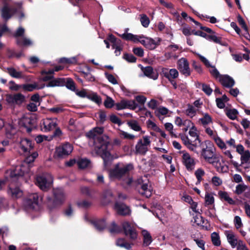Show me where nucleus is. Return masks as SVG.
Masks as SVG:
<instances>
[{
  "instance_id": "obj_23",
  "label": "nucleus",
  "mask_w": 250,
  "mask_h": 250,
  "mask_svg": "<svg viewBox=\"0 0 250 250\" xmlns=\"http://www.w3.org/2000/svg\"><path fill=\"white\" fill-rule=\"evenodd\" d=\"M108 40L112 43V49L122 47V41L120 39L117 38L114 35L110 34L108 35Z\"/></svg>"
},
{
  "instance_id": "obj_46",
  "label": "nucleus",
  "mask_w": 250,
  "mask_h": 250,
  "mask_svg": "<svg viewBox=\"0 0 250 250\" xmlns=\"http://www.w3.org/2000/svg\"><path fill=\"white\" fill-rule=\"evenodd\" d=\"M140 21L141 22L142 25L144 27H147L150 23L149 19L146 14H141L140 15Z\"/></svg>"
},
{
  "instance_id": "obj_49",
  "label": "nucleus",
  "mask_w": 250,
  "mask_h": 250,
  "mask_svg": "<svg viewBox=\"0 0 250 250\" xmlns=\"http://www.w3.org/2000/svg\"><path fill=\"white\" fill-rule=\"evenodd\" d=\"M210 67L212 69L209 70V72L212 77L215 79L219 78V79L221 76H223V75L220 74L219 72L218 71L215 66L212 65Z\"/></svg>"
},
{
  "instance_id": "obj_41",
  "label": "nucleus",
  "mask_w": 250,
  "mask_h": 250,
  "mask_svg": "<svg viewBox=\"0 0 250 250\" xmlns=\"http://www.w3.org/2000/svg\"><path fill=\"white\" fill-rule=\"evenodd\" d=\"M205 39L216 43L221 44L222 38L217 37L214 34H210V35L207 34Z\"/></svg>"
},
{
  "instance_id": "obj_33",
  "label": "nucleus",
  "mask_w": 250,
  "mask_h": 250,
  "mask_svg": "<svg viewBox=\"0 0 250 250\" xmlns=\"http://www.w3.org/2000/svg\"><path fill=\"white\" fill-rule=\"evenodd\" d=\"M139 192L143 195H144L146 198H149L152 194L151 191L148 188L147 184H143L141 187V189Z\"/></svg>"
},
{
  "instance_id": "obj_20",
  "label": "nucleus",
  "mask_w": 250,
  "mask_h": 250,
  "mask_svg": "<svg viewBox=\"0 0 250 250\" xmlns=\"http://www.w3.org/2000/svg\"><path fill=\"white\" fill-rule=\"evenodd\" d=\"M123 39L126 41H132L133 42H138L140 39L145 38L143 35L137 36L130 33H125L123 34H118Z\"/></svg>"
},
{
  "instance_id": "obj_6",
  "label": "nucleus",
  "mask_w": 250,
  "mask_h": 250,
  "mask_svg": "<svg viewBox=\"0 0 250 250\" xmlns=\"http://www.w3.org/2000/svg\"><path fill=\"white\" fill-rule=\"evenodd\" d=\"M122 231L130 241H135L138 237V233L136 228L129 222L125 221L122 223Z\"/></svg>"
},
{
  "instance_id": "obj_51",
  "label": "nucleus",
  "mask_w": 250,
  "mask_h": 250,
  "mask_svg": "<svg viewBox=\"0 0 250 250\" xmlns=\"http://www.w3.org/2000/svg\"><path fill=\"white\" fill-rule=\"evenodd\" d=\"M237 21L241 27L243 28L246 32H248V26L242 17L239 14L237 16Z\"/></svg>"
},
{
  "instance_id": "obj_53",
  "label": "nucleus",
  "mask_w": 250,
  "mask_h": 250,
  "mask_svg": "<svg viewBox=\"0 0 250 250\" xmlns=\"http://www.w3.org/2000/svg\"><path fill=\"white\" fill-rule=\"evenodd\" d=\"M179 137L182 140L183 143L184 145L188 147L189 145H190V142L191 140H190L188 136L183 133H180L179 135Z\"/></svg>"
},
{
  "instance_id": "obj_54",
  "label": "nucleus",
  "mask_w": 250,
  "mask_h": 250,
  "mask_svg": "<svg viewBox=\"0 0 250 250\" xmlns=\"http://www.w3.org/2000/svg\"><path fill=\"white\" fill-rule=\"evenodd\" d=\"M241 155V160L242 161V163L244 162L247 163L250 159V152L248 150L245 151V152Z\"/></svg>"
},
{
  "instance_id": "obj_45",
  "label": "nucleus",
  "mask_w": 250,
  "mask_h": 250,
  "mask_svg": "<svg viewBox=\"0 0 250 250\" xmlns=\"http://www.w3.org/2000/svg\"><path fill=\"white\" fill-rule=\"evenodd\" d=\"M207 159L205 160L206 162L208 163L209 164H212L213 166H217L219 163L220 165V163L219 162V159L218 157H217L215 155L211 156L209 157H207Z\"/></svg>"
},
{
  "instance_id": "obj_3",
  "label": "nucleus",
  "mask_w": 250,
  "mask_h": 250,
  "mask_svg": "<svg viewBox=\"0 0 250 250\" xmlns=\"http://www.w3.org/2000/svg\"><path fill=\"white\" fill-rule=\"evenodd\" d=\"M24 175V171L22 170L21 166H18L13 169L7 170L5 172L4 179L0 180V190L7 182H16L20 178Z\"/></svg>"
},
{
  "instance_id": "obj_44",
  "label": "nucleus",
  "mask_w": 250,
  "mask_h": 250,
  "mask_svg": "<svg viewBox=\"0 0 250 250\" xmlns=\"http://www.w3.org/2000/svg\"><path fill=\"white\" fill-rule=\"evenodd\" d=\"M211 241L212 244L215 246H219L221 245L219 235L216 232H214L211 234Z\"/></svg>"
},
{
  "instance_id": "obj_38",
  "label": "nucleus",
  "mask_w": 250,
  "mask_h": 250,
  "mask_svg": "<svg viewBox=\"0 0 250 250\" xmlns=\"http://www.w3.org/2000/svg\"><path fill=\"white\" fill-rule=\"evenodd\" d=\"M64 86L73 91H75L76 90L75 83L72 79L70 78H67L66 79H65Z\"/></svg>"
},
{
  "instance_id": "obj_50",
  "label": "nucleus",
  "mask_w": 250,
  "mask_h": 250,
  "mask_svg": "<svg viewBox=\"0 0 250 250\" xmlns=\"http://www.w3.org/2000/svg\"><path fill=\"white\" fill-rule=\"evenodd\" d=\"M123 59L129 62H135L137 58L132 54L125 53L124 54Z\"/></svg>"
},
{
  "instance_id": "obj_26",
  "label": "nucleus",
  "mask_w": 250,
  "mask_h": 250,
  "mask_svg": "<svg viewBox=\"0 0 250 250\" xmlns=\"http://www.w3.org/2000/svg\"><path fill=\"white\" fill-rule=\"evenodd\" d=\"M65 84V78H58L52 79L47 84V87L63 86Z\"/></svg>"
},
{
  "instance_id": "obj_12",
  "label": "nucleus",
  "mask_w": 250,
  "mask_h": 250,
  "mask_svg": "<svg viewBox=\"0 0 250 250\" xmlns=\"http://www.w3.org/2000/svg\"><path fill=\"white\" fill-rule=\"evenodd\" d=\"M114 208L119 215L125 216L130 214L129 208L123 203L116 202Z\"/></svg>"
},
{
  "instance_id": "obj_11",
  "label": "nucleus",
  "mask_w": 250,
  "mask_h": 250,
  "mask_svg": "<svg viewBox=\"0 0 250 250\" xmlns=\"http://www.w3.org/2000/svg\"><path fill=\"white\" fill-rule=\"evenodd\" d=\"M177 68L180 72L185 76H189L191 74L189 63L187 59L182 58L178 61Z\"/></svg>"
},
{
  "instance_id": "obj_60",
  "label": "nucleus",
  "mask_w": 250,
  "mask_h": 250,
  "mask_svg": "<svg viewBox=\"0 0 250 250\" xmlns=\"http://www.w3.org/2000/svg\"><path fill=\"white\" fill-rule=\"evenodd\" d=\"M76 61L75 58H61L59 61L60 63H65V64H72L74 63Z\"/></svg>"
},
{
  "instance_id": "obj_47",
  "label": "nucleus",
  "mask_w": 250,
  "mask_h": 250,
  "mask_svg": "<svg viewBox=\"0 0 250 250\" xmlns=\"http://www.w3.org/2000/svg\"><path fill=\"white\" fill-rule=\"evenodd\" d=\"M197 142V141L193 142V141H191L190 142V145H188L187 148L190 150L198 154L199 152L198 151H197L196 148L199 146L200 147H203V145H202V146H200L199 143V145H198Z\"/></svg>"
},
{
  "instance_id": "obj_31",
  "label": "nucleus",
  "mask_w": 250,
  "mask_h": 250,
  "mask_svg": "<svg viewBox=\"0 0 250 250\" xmlns=\"http://www.w3.org/2000/svg\"><path fill=\"white\" fill-rule=\"evenodd\" d=\"M122 226H119L113 221L108 228V230L111 233H120L122 232Z\"/></svg>"
},
{
  "instance_id": "obj_61",
  "label": "nucleus",
  "mask_w": 250,
  "mask_h": 250,
  "mask_svg": "<svg viewBox=\"0 0 250 250\" xmlns=\"http://www.w3.org/2000/svg\"><path fill=\"white\" fill-rule=\"evenodd\" d=\"M195 175L198 181H202V176H203L205 172L204 170L202 168H198L195 172Z\"/></svg>"
},
{
  "instance_id": "obj_55",
  "label": "nucleus",
  "mask_w": 250,
  "mask_h": 250,
  "mask_svg": "<svg viewBox=\"0 0 250 250\" xmlns=\"http://www.w3.org/2000/svg\"><path fill=\"white\" fill-rule=\"evenodd\" d=\"M200 121L203 125H206L212 122V118L208 114L206 113L203 118L200 119Z\"/></svg>"
},
{
  "instance_id": "obj_64",
  "label": "nucleus",
  "mask_w": 250,
  "mask_h": 250,
  "mask_svg": "<svg viewBox=\"0 0 250 250\" xmlns=\"http://www.w3.org/2000/svg\"><path fill=\"white\" fill-rule=\"evenodd\" d=\"M133 52L139 57H142L144 55V50L141 47L133 48Z\"/></svg>"
},
{
  "instance_id": "obj_16",
  "label": "nucleus",
  "mask_w": 250,
  "mask_h": 250,
  "mask_svg": "<svg viewBox=\"0 0 250 250\" xmlns=\"http://www.w3.org/2000/svg\"><path fill=\"white\" fill-rule=\"evenodd\" d=\"M161 75L167 79L168 80L175 79L178 77L179 72L175 68L168 69L167 68H162Z\"/></svg>"
},
{
  "instance_id": "obj_9",
  "label": "nucleus",
  "mask_w": 250,
  "mask_h": 250,
  "mask_svg": "<svg viewBox=\"0 0 250 250\" xmlns=\"http://www.w3.org/2000/svg\"><path fill=\"white\" fill-rule=\"evenodd\" d=\"M25 100V97L20 93L14 94H7L6 96V101L11 106L21 105Z\"/></svg>"
},
{
  "instance_id": "obj_58",
  "label": "nucleus",
  "mask_w": 250,
  "mask_h": 250,
  "mask_svg": "<svg viewBox=\"0 0 250 250\" xmlns=\"http://www.w3.org/2000/svg\"><path fill=\"white\" fill-rule=\"evenodd\" d=\"M188 133L191 137H196V139L193 141V142L198 141V143L200 144V146H202V145H203L204 142H201L199 136L197 134L196 131L190 130Z\"/></svg>"
},
{
  "instance_id": "obj_19",
  "label": "nucleus",
  "mask_w": 250,
  "mask_h": 250,
  "mask_svg": "<svg viewBox=\"0 0 250 250\" xmlns=\"http://www.w3.org/2000/svg\"><path fill=\"white\" fill-rule=\"evenodd\" d=\"M142 71L144 75L149 78L153 80H156L158 77V73L157 71H155L151 66H147L145 67H142Z\"/></svg>"
},
{
  "instance_id": "obj_42",
  "label": "nucleus",
  "mask_w": 250,
  "mask_h": 250,
  "mask_svg": "<svg viewBox=\"0 0 250 250\" xmlns=\"http://www.w3.org/2000/svg\"><path fill=\"white\" fill-rule=\"evenodd\" d=\"M33 121L34 120L32 119H27L23 123V125L26 128V131L28 133L31 132L34 127V125L32 123Z\"/></svg>"
},
{
  "instance_id": "obj_35",
  "label": "nucleus",
  "mask_w": 250,
  "mask_h": 250,
  "mask_svg": "<svg viewBox=\"0 0 250 250\" xmlns=\"http://www.w3.org/2000/svg\"><path fill=\"white\" fill-rule=\"evenodd\" d=\"M226 114L227 117L232 120L236 119L237 116L238 114V111L235 108L233 109H226Z\"/></svg>"
},
{
  "instance_id": "obj_29",
  "label": "nucleus",
  "mask_w": 250,
  "mask_h": 250,
  "mask_svg": "<svg viewBox=\"0 0 250 250\" xmlns=\"http://www.w3.org/2000/svg\"><path fill=\"white\" fill-rule=\"evenodd\" d=\"M43 125L44 131L47 132L55 128L57 124L56 122H54L51 120L47 119L43 122Z\"/></svg>"
},
{
  "instance_id": "obj_18",
  "label": "nucleus",
  "mask_w": 250,
  "mask_h": 250,
  "mask_svg": "<svg viewBox=\"0 0 250 250\" xmlns=\"http://www.w3.org/2000/svg\"><path fill=\"white\" fill-rule=\"evenodd\" d=\"M20 148L24 152H30L33 147L34 145L31 140L27 138H22L20 143Z\"/></svg>"
},
{
  "instance_id": "obj_17",
  "label": "nucleus",
  "mask_w": 250,
  "mask_h": 250,
  "mask_svg": "<svg viewBox=\"0 0 250 250\" xmlns=\"http://www.w3.org/2000/svg\"><path fill=\"white\" fill-rule=\"evenodd\" d=\"M219 81L223 86L228 88L232 87L235 84L234 80L228 75H224L221 76Z\"/></svg>"
},
{
  "instance_id": "obj_10",
  "label": "nucleus",
  "mask_w": 250,
  "mask_h": 250,
  "mask_svg": "<svg viewBox=\"0 0 250 250\" xmlns=\"http://www.w3.org/2000/svg\"><path fill=\"white\" fill-rule=\"evenodd\" d=\"M138 107V104L134 100H122L120 102L115 104V108L117 110L124 109H130L135 110Z\"/></svg>"
},
{
  "instance_id": "obj_36",
  "label": "nucleus",
  "mask_w": 250,
  "mask_h": 250,
  "mask_svg": "<svg viewBox=\"0 0 250 250\" xmlns=\"http://www.w3.org/2000/svg\"><path fill=\"white\" fill-rule=\"evenodd\" d=\"M227 237L229 243L232 248H235L237 244V239L235 238L234 234L230 232L227 234Z\"/></svg>"
},
{
  "instance_id": "obj_52",
  "label": "nucleus",
  "mask_w": 250,
  "mask_h": 250,
  "mask_svg": "<svg viewBox=\"0 0 250 250\" xmlns=\"http://www.w3.org/2000/svg\"><path fill=\"white\" fill-rule=\"evenodd\" d=\"M202 91L208 96H210L213 91L212 89L210 87L209 85L206 83L202 84Z\"/></svg>"
},
{
  "instance_id": "obj_8",
  "label": "nucleus",
  "mask_w": 250,
  "mask_h": 250,
  "mask_svg": "<svg viewBox=\"0 0 250 250\" xmlns=\"http://www.w3.org/2000/svg\"><path fill=\"white\" fill-rule=\"evenodd\" d=\"M50 176L47 174H42L37 176L36 184L42 190L46 191L50 186Z\"/></svg>"
},
{
  "instance_id": "obj_27",
  "label": "nucleus",
  "mask_w": 250,
  "mask_h": 250,
  "mask_svg": "<svg viewBox=\"0 0 250 250\" xmlns=\"http://www.w3.org/2000/svg\"><path fill=\"white\" fill-rule=\"evenodd\" d=\"M218 195L222 201L227 202L229 205H233L235 204V202L230 198L228 192L226 191H219Z\"/></svg>"
},
{
  "instance_id": "obj_62",
  "label": "nucleus",
  "mask_w": 250,
  "mask_h": 250,
  "mask_svg": "<svg viewBox=\"0 0 250 250\" xmlns=\"http://www.w3.org/2000/svg\"><path fill=\"white\" fill-rule=\"evenodd\" d=\"M104 75L106 78L111 83L116 84L118 83L117 80L112 74H109L107 72H105Z\"/></svg>"
},
{
  "instance_id": "obj_13",
  "label": "nucleus",
  "mask_w": 250,
  "mask_h": 250,
  "mask_svg": "<svg viewBox=\"0 0 250 250\" xmlns=\"http://www.w3.org/2000/svg\"><path fill=\"white\" fill-rule=\"evenodd\" d=\"M182 162L186 169L189 171H192L195 167V162L194 159L191 157L189 154L186 152L182 156Z\"/></svg>"
},
{
  "instance_id": "obj_43",
  "label": "nucleus",
  "mask_w": 250,
  "mask_h": 250,
  "mask_svg": "<svg viewBox=\"0 0 250 250\" xmlns=\"http://www.w3.org/2000/svg\"><path fill=\"white\" fill-rule=\"evenodd\" d=\"M116 103L110 97L107 96L104 102V106L106 108H111L114 105L115 106Z\"/></svg>"
},
{
  "instance_id": "obj_24",
  "label": "nucleus",
  "mask_w": 250,
  "mask_h": 250,
  "mask_svg": "<svg viewBox=\"0 0 250 250\" xmlns=\"http://www.w3.org/2000/svg\"><path fill=\"white\" fill-rule=\"evenodd\" d=\"M142 234L143 237V246H148L153 241V239L151 236L150 233L147 230L144 229L142 231Z\"/></svg>"
},
{
  "instance_id": "obj_7",
  "label": "nucleus",
  "mask_w": 250,
  "mask_h": 250,
  "mask_svg": "<svg viewBox=\"0 0 250 250\" xmlns=\"http://www.w3.org/2000/svg\"><path fill=\"white\" fill-rule=\"evenodd\" d=\"M72 150V146L68 143H65L56 148L55 154L58 158H62L68 156Z\"/></svg>"
},
{
  "instance_id": "obj_48",
  "label": "nucleus",
  "mask_w": 250,
  "mask_h": 250,
  "mask_svg": "<svg viewBox=\"0 0 250 250\" xmlns=\"http://www.w3.org/2000/svg\"><path fill=\"white\" fill-rule=\"evenodd\" d=\"M81 192L83 194L87 196L92 198L93 196V190L86 187H82L81 188Z\"/></svg>"
},
{
  "instance_id": "obj_25",
  "label": "nucleus",
  "mask_w": 250,
  "mask_h": 250,
  "mask_svg": "<svg viewBox=\"0 0 250 250\" xmlns=\"http://www.w3.org/2000/svg\"><path fill=\"white\" fill-rule=\"evenodd\" d=\"M135 153L142 155H145L148 151L147 147L143 145L142 140L140 139L135 146Z\"/></svg>"
},
{
  "instance_id": "obj_32",
  "label": "nucleus",
  "mask_w": 250,
  "mask_h": 250,
  "mask_svg": "<svg viewBox=\"0 0 250 250\" xmlns=\"http://www.w3.org/2000/svg\"><path fill=\"white\" fill-rule=\"evenodd\" d=\"M5 71L8 73L10 76L14 78L19 79L22 77L21 72L20 71H17L14 67H7Z\"/></svg>"
},
{
  "instance_id": "obj_56",
  "label": "nucleus",
  "mask_w": 250,
  "mask_h": 250,
  "mask_svg": "<svg viewBox=\"0 0 250 250\" xmlns=\"http://www.w3.org/2000/svg\"><path fill=\"white\" fill-rule=\"evenodd\" d=\"M248 187L245 185L239 184L236 186L235 193L237 195L242 194L246 190Z\"/></svg>"
},
{
  "instance_id": "obj_15",
  "label": "nucleus",
  "mask_w": 250,
  "mask_h": 250,
  "mask_svg": "<svg viewBox=\"0 0 250 250\" xmlns=\"http://www.w3.org/2000/svg\"><path fill=\"white\" fill-rule=\"evenodd\" d=\"M38 195L36 193L29 195L25 200V206L30 209H34L38 204Z\"/></svg>"
},
{
  "instance_id": "obj_28",
  "label": "nucleus",
  "mask_w": 250,
  "mask_h": 250,
  "mask_svg": "<svg viewBox=\"0 0 250 250\" xmlns=\"http://www.w3.org/2000/svg\"><path fill=\"white\" fill-rule=\"evenodd\" d=\"M6 137L12 139L16 133V129L12 124H8L5 127Z\"/></svg>"
},
{
  "instance_id": "obj_59",
  "label": "nucleus",
  "mask_w": 250,
  "mask_h": 250,
  "mask_svg": "<svg viewBox=\"0 0 250 250\" xmlns=\"http://www.w3.org/2000/svg\"><path fill=\"white\" fill-rule=\"evenodd\" d=\"M17 43L19 45L28 46L31 44V42L27 38H23V39H18Z\"/></svg>"
},
{
  "instance_id": "obj_63",
  "label": "nucleus",
  "mask_w": 250,
  "mask_h": 250,
  "mask_svg": "<svg viewBox=\"0 0 250 250\" xmlns=\"http://www.w3.org/2000/svg\"><path fill=\"white\" fill-rule=\"evenodd\" d=\"M196 110L195 108L191 105H188V108L186 110V113L188 116H191V117L195 115Z\"/></svg>"
},
{
  "instance_id": "obj_21",
  "label": "nucleus",
  "mask_w": 250,
  "mask_h": 250,
  "mask_svg": "<svg viewBox=\"0 0 250 250\" xmlns=\"http://www.w3.org/2000/svg\"><path fill=\"white\" fill-rule=\"evenodd\" d=\"M91 223L99 231H102L105 229L106 227V220L104 218L91 220Z\"/></svg>"
},
{
  "instance_id": "obj_22",
  "label": "nucleus",
  "mask_w": 250,
  "mask_h": 250,
  "mask_svg": "<svg viewBox=\"0 0 250 250\" xmlns=\"http://www.w3.org/2000/svg\"><path fill=\"white\" fill-rule=\"evenodd\" d=\"M8 193L13 198H18L22 196V191L19 188H12L11 185L9 186Z\"/></svg>"
},
{
  "instance_id": "obj_4",
  "label": "nucleus",
  "mask_w": 250,
  "mask_h": 250,
  "mask_svg": "<svg viewBox=\"0 0 250 250\" xmlns=\"http://www.w3.org/2000/svg\"><path fill=\"white\" fill-rule=\"evenodd\" d=\"M10 0H1L3 6L0 10L1 18L5 21H8L16 13H18L19 10L21 8V3L16 4L17 7H10L8 5V1Z\"/></svg>"
},
{
  "instance_id": "obj_57",
  "label": "nucleus",
  "mask_w": 250,
  "mask_h": 250,
  "mask_svg": "<svg viewBox=\"0 0 250 250\" xmlns=\"http://www.w3.org/2000/svg\"><path fill=\"white\" fill-rule=\"evenodd\" d=\"M205 200V204H206V206L214 204V198L213 196L210 195L208 193L206 194Z\"/></svg>"
},
{
  "instance_id": "obj_14",
  "label": "nucleus",
  "mask_w": 250,
  "mask_h": 250,
  "mask_svg": "<svg viewBox=\"0 0 250 250\" xmlns=\"http://www.w3.org/2000/svg\"><path fill=\"white\" fill-rule=\"evenodd\" d=\"M204 143L206 146V147H203L201 152V155L206 160L207 159V157H209L214 155V148L212 146V143L210 141H206Z\"/></svg>"
},
{
  "instance_id": "obj_34",
  "label": "nucleus",
  "mask_w": 250,
  "mask_h": 250,
  "mask_svg": "<svg viewBox=\"0 0 250 250\" xmlns=\"http://www.w3.org/2000/svg\"><path fill=\"white\" fill-rule=\"evenodd\" d=\"M90 161L86 158H82L77 161L78 167L80 169H84L88 167L90 164Z\"/></svg>"
},
{
  "instance_id": "obj_37",
  "label": "nucleus",
  "mask_w": 250,
  "mask_h": 250,
  "mask_svg": "<svg viewBox=\"0 0 250 250\" xmlns=\"http://www.w3.org/2000/svg\"><path fill=\"white\" fill-rule=\"evenodd\" d=\"M127 124L132 129L136 131H139L141 130V127L138 122L135 120H132L127 122Z\"/></svg>"
},
{
  "instance_id": "obj_39",
  "label": "nucleus",
  "mask_w": 250,
  "mask_h": 250,
  "mask_svg": "<svg viewBox=\"0 0 250 250\" xmlns=\"http://www.w3.org/2000/svg\"><path fill=\"white\" fill-rule=\"evenodd\" d=\"M159 45V43L156 42L153 39L147 38V42L146 47V48L149 50H153Z\"/></svg>"
},
{
  "instance_id": "obj_30",
  "label": "nucleus",
  "mask_w": 250,
  "mask_h": 250,
  "mask_svg": "<svg viewBox=\"0 0 250 250\" xmlns=\"http://www.w3.org/2000/svg\"><path fill=\"white\" fill-rule=\"evenodd\" d=\"M45 84H42L40 86H38V84L36 83L34 84L28 83L23 84L22 87L23 89L26 91H32L34 89H42L44 87Z\"/></svg>"
},
{
  "instance_id": "obj_2",
  "label": "nucleus",
  "mask_w": 250,
  "mask_h": 250,
  "mask_svg": "<svg viewBox=\"0 0 250 250\" xmlns=\"http://www.w3.org/2000/svg\"><path fill=\"white\" fill-rule=\"evenodd\" d=\"M134 168L132 164L124 165L118 163L114 167L109 171V177L112 180L121 182V185L125 188L131 186L133 178L130 176V172Z\"/></svg>"
},
{
  "instance_id": "obj_40",
  "label": "nucleus",
  "mask_w": 250,
  "mask_h": 250,
  "mask_svg": "<svg viewBox=\"0 0 250 250\" xmlns=\"http://www.w3.org/2000/svg\"><path fill=\"white\" fill-rule=\"evenodd\" d=\"M88 99L95 102L98 105L102 104V98L96 93L89 94Z\"/></svg>"
},
{
  "instance_id": "obj_5",
  "label": "nucleus",
  "mask_w": 250,
  "mask_h": 250,
  "mask_svg": "<svg viewBox=\"0 0 250 250\" xmlns=\"http://www.w3.org/2000/svg\"><path fill=\"white\" fill-rule=\"evenodd\" d=\"M53 199L51 197L47 198V206L50 210H52L58 206L61 205L65 200V195L62 189H54L53 190Z\"/></svg>"
},
{
  "instance_id": "obj_1",
  "label": "nucleus",
  "mask_w": 250,
  "mask_h": 250,
  "mask_svg": "<svg viewBox=\"0 0 250 250\" xmlns=\"http://www.w3.org/2000/svg\"><path fill=\"white\" fill-rule=\"evenodd\" d=\"M86 136L88 138L94 140L97 153L100 154L103 158L104 167H108L111 163V153L108 148L110 144L108 136L103 135L97 137L93 129L86 132Z\"/></svg>"
}]
</instances>
